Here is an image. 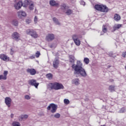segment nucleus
Segmentation results:
<instances>
[{
  "label": "nucleus",
  "mask_w": 126,
  "mask_h": 126,
  "mask_svg": "<svg viewBox=\"0 0 126 126\" xmlns=\"http://www.w3.org/2000/svg\"><path fill=\"white\" fill-rule=\"evenodd\" d=\"M82 65L83 64L81 63V62L80 61H77L76 65L74 64H72V68L74 70V74H80L81 76L85 77L87 76V73H86V71L82 67Z\"/></svg>",
  "instance_id": "nucleus-1"
},
{
  "label": "nucleus",
  "mask_w": 126,
  "mask_h": 126,
  "mask_svg": "<svg viewBox=\"0 0 126 126\" xmlns=\"http://www.w3.org/2000/svg\"><path fill=\"white\" fill-rule=\"evenodd\" d=\"M96 10L98 11H100V12H103L104 13H107L109 11V8L107 7L106 5L103 4H95L94 6Z\"/></svg>",
  "instance_id": "nucleus-2"
},
{
  "label": "nucleus",
  "mask_w": 126,
  "mask_h": 126,
  "mask_svg": "<svg viewBox=\"0 0 126 126\" xmlns=\"http://www.w3.org/2000/svg\"><path fill=\"white\" fill-rule=\"evenodd\" d=\"M26 33L27 35H30L32 38L36 39L39 37V35L36 31L33 29H28L26 31Z\"/></svg>",
  "instance_id": "nucleus-3"
},
{
  "label": "nucleus",
  "mask_w": 126,
  "mask_h": 126,
  "mask_svg": "<svg viewBox=\"0 0 126 126\" xmlns=\"http://www.w3.org/2000/svg\"><path fill=\"white\" fill-rule=\"evenodd\" d=\"M47 109L48 111H51V113H56L58 109V105L51 103L47 107Z\"/></svg>",
  "instance_id": "nucleus-4"
},
{
  "label": "nucleus",
  "mask_w": 126,
  "mask_h": 126,
  "mask_svg": "<svg viewBox=\"0 0 126 126\" xmlns=\"http://www.w3.org/2000/svg\"><path fill=\"white\" fill-rule=\"evenodd\" d=\"M62 88H63V85L57 82L52 84L51 86V89H54V90H60Z\"/></svg>",
  "instance_id": "nucleus-5"
},
{
  "label": "nucleus",
  "mask_w": 126,
  "mask_h": 126,
  "mask_svg": "<svg viewBox=\"0 0 126 126\" xmlns=\"http://www.w3.org/2000/svg\"><path fill=\"white\" fill-rule=\"evenodd\" d=\"M45 40L47 42H52V41L55 40V34L53 33L47 34L46 36Z\"/></svg>",
  "instance_id": "nucleus-6"
},
{
  "label": "nucleus",
  "mask_w": 126,
  "mask_h": 126,
  "mask_svg": "<svg viewBox=\"0 0 126 126\" xmlns=\"http://www.w3.org/2000/svg\"><path fill=\"white\" fill-rule=\"evenodd\" d=\"M72 38L76 46H80V44H81V42L79 39L77 38V35L73 34L72 36Z\"/></svg>",
  "instance_id": "nucleus-7"
},
{
  "label": "nucleus",
  "mask_w": 126,
  "mask_h": 126,
  "mask_svg": "<svg viewBox=\"0 0 126 126\" xmlns=\"http://www.w3.org/2000/svg\"><path fill=\"white\" fill-rule=\"evenodd\" d=\"M21 35L17 32H14L12 34V38L15 41H20Z\"/></svg>",
  "instance_id": "nucleus-8"
},
{
  "label": "nucleus",
  "mask_w": 126,
  "mask_h": 126,
  "mask_svg": "<svg viewBox=\"0 0 126 126\" xmlns=\"http://www.w3.org/2000/svg\"><path fill=\"white\" fill-rule=\"evenodd\" d=\"M29 84L32 86H34L35 88H38V86H39V83H37V81L34 79L30 80L29 81Z\"/></svg>",
  "instance_id": "nucleus-9"
},
{
  "label": "nucleus",
  "mask_w": 126,
  "mask_h": 126,
  "mask_svg": "<svg viewBox=\"0 0 126 126\" xmlns=\"http://www.w3.org/2000/svg\"><path fill=\"white\" fill-rule=\"evenodd\" d=\"M11 98L10 97H6L4 99L5 104L6 105L8 108H9L11 106Z\"/></svg>",
  "instance_id": "nucleus-10"
},
{
  "label": "nucleus",
  "mask_w": 126,
  "mask_h": 126,
  "mask_svg": "<svg viewBox=\"0 0 126 126\" xmlns=\"http://www.w3.org/2000/svg\"><path fill=\"white\" fill-rule=\"evenodd\" d=\"M17 14L19 18H22V17H26L27 16V14L23 10L17 12Z\"/></svg>",
  "instance_id": "nucleus-11"
},
{
  "label": "nucleus",
  "mask_w": 126,
  "mask_h": 126,
  "mask_svg": "<svg viewBox=\"0 0 126 126\" xmlns=\"http://www.w3.org/2000/svg\"><path fill=\"white\" fill-rule=\"evenodd\" d=\"M3 74V75H0V80H6V79H7V74H8V71H4Z\"/></svg>",
  "instance_id": "nucleus-12"
},
{
  "label": "nucleus",
  "mask_w": 126,
  "mask_h": 126,
  "mask_svg": "<svg viewBox=\"0 0 126 126\" xmlns=\"http://www.w3.org/2000/svg\"><path fill=\"white\" fill-rule=\"evenodd\" d=\"M0 59L4 62H8L9 61V57H7L5 54L0 55Z\"/></svg>",
  "instance_id": "nucleus-13"
},
{
  "label": "nucleus",
  "mask_w": 126,
  "mask_h": 126,
  "mask_svg": "<svg viewBox=\"0 0 126 126\" xmlns=\"http://www.w3.org/2000/svg\"><path fill=\"white\" fill-rule=\"evenodd\" d=\"M14 6L15 9H20L22 6V1H20L18 2L15 3Z\"/></svg>",
  "instance_id": "nucleus-14"
},
{
  "label": "nucleus",
  "mask_w": 126,
  "mask_h": 126,
  "mask_svg": "<svg viewBox=\"0 0 126 126\" xmlns=\"http://www.w3.org/2000/svg\"><path fill=\"white\" fill-rule=\"evenodd\" d=\"M28 73H30L31 75H35L36 74V70L33 68H28L27 69Z\"/></svg>",
  "instance_id": "nucleus-15"
},
{
  "label": "nucleus",
  "mask_w": 126,
  "mask_h": 126,
  "mask_svg": "<svg viewBox=\"0 0 126 126\" xmlns=\"http://www.w3.org/2000/svg\"><path fill=\"white\" fill-rule=\"evenodd\" d=\"M32 0H24V2H22V6L23 7H28V6L30 4Z\"/></svg>",
  "instance_id": "nucleus-16"
},
{
  "label": "nucleus",
  "mask_w": 126,
  "mask_h": 126,
  "mask_svg": "<svg viewBox=\"0 0 126 126\" xmlns=\"http://www.w3.org/2000/svg\"><path fill=\"white\" fill-rule=\"evenodd\" d=\"M122 26H123V25L122 24L115 25L113 27V30L112 32H115L116 31L119 30V29L121 28Z\"/></svg>",
  "instance_id": "nucleus-17"
},
{
  "label": "nucleus",
  "mask_w": 126,
  "mask_h": 126,
  "mask_svg": "<svg viewBox=\"0 0 126 126\" xmlns=\"http://www.w3.org/2000/svg\"><path fill=\"white\" fill-rule=\"evenodd\" d=\"M28 115L27 114H24L20 116L19 120V121H26V120H27L28 119Z\"/></svg>",
  "instance_id": "nucleus-18"
},
{
  "label": "nucleus",
  "mask_w": 126,
  "mask_h": 126,
  "mask_svg": "<svg viewBox=\"0 0 126 126\" xmlns=\"http://www.w3.org/2000/svg\"><path fill=\"white\" fill-rule=\"evenodd\" d=\"M60 63V61L58 59H55L53 63V67L55 68H58L59 67V64Z\"/></svg>",
  "instance_id": "nucleus-19"
},
{
  "label": "nucleus",
  "mask_w": 126,
  "mask_h": 126,
  "mask_svg": "<svg viewBox=\"0 0 126 126\" xmlns=\"http://www.w3.org/2000/svg\"><path fill=\"white\" fill-rule=\"evenodd\" d=\"M49 3L51 6H58V5H59V3L58 1L55 0H51Z\"/></svg>",
  "instance_id": "nucleus-20"
},
{
  "label": "nucleus",
  "mask_w": 126,
  "mask_h": 126,
  "mask_svg": "<svg viewBox=\"0 0 126 126\" xmlns=\"http://www.w3.org/2000/svg\"><path fill=\"white\" fill-rule=\"evenodd\" d=\"M11 24L13 25V26H15L17 27V26H18L19 22L18 20L17 19H14L11 22Z\"/></svg>",
  "instance_id": "nucleus-21"
},
{
  "label": "nucleus",
  "mask_w": 126,
  "mask_h": 126,
  "mask_svg": "<svg viewBox=\"0 0 126 126\" xmlns=\"http://www.w3.org/2000/svg\"><path fill=\"white\" fill-rule=\"evenodd\" d=\"M75 58L73 55L69 56V61L71 63H74V62H75Z\"/></svg>",
  "instance_id": "nucleus-22"
},
{
  "label": "nucleus",
  "mask_w": 126,
  "mask_h": 126,
  "mask_svg": "<svg viewBox=\"0 0 126 126\" xmlns=\"http://www.w3.org/2000/svg\"><path fill=\"white\" fill-rule=\"evenodd\" d=\"M114 19L115 20V21H119L121 20V16L118 14H115L114 15Z\"/></svg>",
  "instance_id": "nucleus-23"
},
{
  "label": "nucleus",
  "mask_w": 126,
  "mask_h": 126,
  "mask_svg": "<svg viewBox=\"0 0 126 126\" xmlns=\"http://www.w3.org/2000/svg\"><path fill=\"white\" fill-rule=\"evenodd\" d=\"M29 8L30 10H33V9H34V3L32 2V0H31V2L29 5Z\"/></svg>",
  "instance_id": "nucleus-24"
},
{
  "label": "nucleus",
  "mask_w": 126,
  "mask_h": 126,
  "mask_svg": "<svg viewBox=\"0 0 126 126\" xmlns=\"http://www.w3.org/2000/svg\"><path fill=\"white\" fill-rule=\"evenodd\" d=\"M11 126H21V124L17 121H13L12 123Z\"/></svg>",
  "instance_id": "nucleus-25"
},
{
  "label": "nucleus",
  "mask_w": 126,
  "mask_h": 126,
  "mask_svg": "<svg viewBox=\"0 0 126 126\" xmlns=\"http://www.w3.org/2000/svg\"><path fill=\"white\" fill-rule=\"evenodd\" d=\"M108 32V27L106 25H103L102 26V32L103 33H107Z\"/></svg>",
  "instance_id": "nucleus-26"
},
{
  "label": "nucleus",
  "mask_w": 126,
  "mask_h": 126,
  "mask_svg": "<svg viewBox=\"0 0 126 126\" xmlns=\"http://www.w3.org/2000/svg\"><path fill=\"white\" fill-rule=\"evenodd\" d=\"M72 13H73V11L71 9H67L65 12L66 15H71Z\"/></svg>",
  "instance_id": "nucleus-27"
},
{
  "label": "nucleus",
  "mask_w": 126,
  "mask_h": 126,
  "mask_svg": "<svg viewBox=\"0 0 126 126\" xmlns=\"http://www.w3.org/2000/svg\"><path fill=\"white\" fill-rule=\"evenodd\" d=\"M53 21L57 24V25H61V23H60L59 20H58L56 17L53 18Z\"/></svg>",
  "instance_id": "nucleus-28"
},
{
  "label": "nucleus",
  "mask_w": 126,
  "mask_h": 126,
  "mask_svg": "<svg viewBox=\"0 0 126 126\" xmlns=\"http://www.w3.org/2000/svg\"><path fill=\"white\" fill-rule=\"evenodd\" d=\"M90 62V60L88 59V58H85L84 59V63H85L86 64H88V63H89Z\"/></svg>",
  "instance_id": "nucleus-29"
},
{
  "label": "nucleus",
  "mask_w": 126,
  "mask_h": 126,
  "mask_svg": "<svg viewBox=\"0 0 126 126\" xmlns=\"http://www.w3.org/2000/svg\"><path fill=\"white\" fill-rule=\"evenodd\" d=\"M46 77L47 78H48V79H52V78H53V74L51 73H48L46 74Z\"/></svg>",
  "instance_id": "nucleus-30"
},
{
  "label": "nucleus",
  "mask_w": 126,
  "mask_h": 126,
  "mask_svg": "<svg viewBox=\"0 0 126 126\" xmlns=\"http://www.w3.org/2000/svg\"><path fill=\"white\" fill-rule=\"evenodd\" d=\"M109 90L112 92V91H115V86H110L109 87Z\"/></svg>",
  "instance_id": "nucleus-31"
},
{
  "label": "nucleus",
  "mask_w": 126,
  "mask_h": 126,
  "mask_svg": "<svg viewBox=\"0 0 126 126\" xmlns=\"http://www.w3.org/2000/svg\"><path fill=\"white\" fill-rule=\"evenodd\" d=\"M38 20H39V19L38 18V16H35L34 18V22L35 24H37V23H38Z\"/></svg>",
  "instance_id": "nucleus-32"
},
{
  "label": "nucleus",
  "mask_w": 126,
  "mask_h": 126,
  "mask_svg": "<svg viewBox=\"0 0 126 126\" xmlns=\"http://www.w3.org/2000/svg\"><path fill=\"white\" fill-rule=\"evenodd\" d=\"M126 111V108H125V107H122L121 109H120V110H119V113L120 114H123L125 112V111Z\"/></svg>",
  "instance_id": "nucleus-33"
},
{
  "label": "nucleus",
  "mask_w": 126,
  "mask_h": 126,
  "mask_svg": "<svg viewBox=\"0 0 126 126\" xmlns=\"http://www.w3.org/2000/svg\"><path fill=\"white\" fill-rule=\"evenodd\" d=\"M32 20L31 19L28 18L26 19V23L27 24H30L31 23Z\"/></svg>",
  "instance_id": "nucleus-34"
},
{
  "label": "nucleus",
  "mask_w": 126,
  "mask_h": 126,
  "mask_svg": "<svg viewBox=\"0 0 126 126\" xmlns=\"http://www.w3.org/2000/svg\"><path fill=\"white\" fill-rule=\"evenodd\" d=\"M64 103L65 105H68V104H69V103H70L69 100H68L67 99H64Z\"/></svg>",
  "instance_id": "nucleus-35"
},
{
  "label": "nucleus",
  "mask_w": 126,
  "mask_h": 126,
  "mask_svg": "<svg viewBox=\"0 0 126 126\" xmlns=\"http://www.w3.org/2000/svg\"><path fill=\"white\" fill-rule=\"evenodd\" d=\"M25 99H26V100H30V99H31V96L28 94H27L25 95Z\"/></svg>",
  "instance_id": "nucleus-36"
},
{
  "label": "nucleus",
  "mask_w": 126,
  "mask_h": 126,
  "mask_svg": "<svg viewBox=\"0 0 126 126\" xmlns=\"http://www.w3.org/2000/svg\"><path fill=\"white\" fill-rule=\"evenodd\" d=\"M40 55H41V53H40V52L37 51L35 53V57H36V58H39L40 57Z\"/></svg>",
  "instance_id": "nucleus-37"
},
{
  "label": "nucleus",
  "mask_w": 126,
  "mask_h": 126,
  "mask_svg": "<svg viewBox=\"0 0 126 126\" xmlns=\"http://www.w3.org/2000/svg\"><path fill=\"white\" fill-rule=\"evenodd\" d=\"M60 117H61V114H60L59 113H56L54 115V117L56 118V119H59V118H60Z\"/></svg>",
  "instance_id": "nucleus-38"
},
{
  "label": "nucleus",
  "mask_w": 126,
  "mask_h": 126,
  "mask_svg": "<svg viewBox=\"0 0 126 126\" xmlns=\"http://www.w3.org/2000/svg\"><path fill=\"white\" fill-rule=\"evenodd\" d=\"M74 84L75 85H78L79 84V80L78 79H76V81H74Z\"/></svg>",
  "instance_id": "nucleus-39"
},
{
  "label": "nucleus",
  "mask_w": 126,
  "mask_h": 126,
  "mask_svg": "<svg viewBox=\"0 0 126 126\" xmlns=\"http://www.w3.org/2000/svg\"><path fill=\"white\" fill-rule=\"evenodd\" d=\"M122 57H123V58H126V51L123 52Z\"/></svg>",
  "instance_id": "nucleus-40"
},
{
  "label": "nucleus",
  "mask_w": 126,
  "mask_h": 126,
  "mask_svg": "<svg viewBox=\"0 0 126 126\" xmlns=\"http://www.w3.org/2000/svg\"><path fill=\"white\" fill-rule=\"evenodd\" d=\"M35 58V55H32L30 57V59L31 60H33Z\"/></svg>",
  "instance_id": "nucleus-41"
},
{
  "label": "nucleus",
  "mask_w": 126,
  "mask_h": 126,
  "mask_svg": "<svg viewBox=\"0 0 126 126\" xmlns=\"http://www.w3.org/2000/svg\"><path fill=\"white\" fill-rule=\"evenodd\" d=\"M81 4H82V5H83L84 6V5H85V2L82 1H81Z\"/></svg>",
  "instance_id": "nucleus-42"
},
{
  "label": "nucleus",
  "mask_w": 126,
  "mask_h": 126,
  "mask_svg": "<svg viewBox=\"0 0 126 126\" xmlns=\"http://www.w3.org/2000/svg\"><path fill=\"white\" fill-rule=\"evenodd\" d=\"M10 54L11 55H13V54H14V51L12 49H11Z\"/></svg>",
  "instance_id": "nucleus-43"
},
{
  "label": "nucleus",
  "mask_w": 126,
  "mask_h": 126,
  "mask_svg": "<svg viewBox=\"0 0 126 126\" xmlns=\"http://www.w3.org/2000/svg\"><path fill=\"white\" fill-rule=\"evenodd\" d=\"M14 117V114H11L10 115V117L11 118V119H13V117Z\"/></svg>",
  "instance_id": "nucleus-44"
},
{
  "label": "nucleus",
  "mask_w": 126,
  "mask_h": 126,
  "mask_svg": "<svg viewBox=\"0 0 126 126\" xmlns=\"http://www.w3.org/2000/svg\"><path fill=\"white\" fill-rule=\"evenodd\" d=\"M63 7H64V9L66 8V6L65 5V4H64L63 5Z\"/></svg>",
  "instance_id": "nucleus-45"
}]
</instances>
